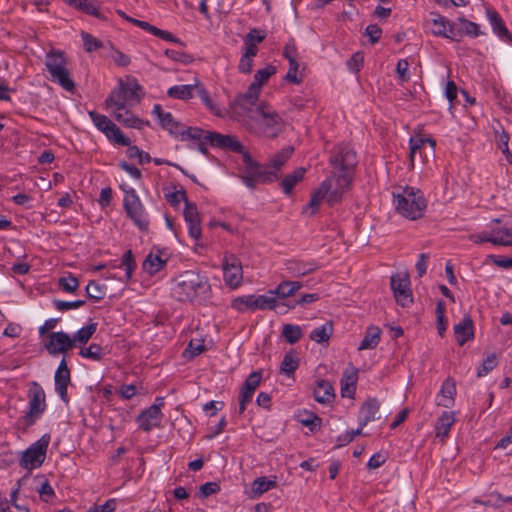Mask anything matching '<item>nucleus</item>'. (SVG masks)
Returning a JSON list of instances; mask_svg holds the SVG:
<instances>
[{"mask_svg": "<svg viewBox=\"0 0 512 512\" xmlns=\"http://www.w3.org/2000/svg\"><path fill=\"white\" fill-rule=\"evenodd\" d=\"M364 63V56L361 52L354 53L349 60H347L346 65L350 72L358 73Z\"/></svg>", "mask_w": 512, "mask_h": 512, "instance_id": "nucleus-56", "label": "nucleus"}, {"mask_svg": "<svg viewBox=\"0 0 512 512\" xmlns=\"http://www.w3.org/2000/svg\"><path fill=\"white\" fill-rule=\"evenodd\" d=\"M498 364V359L495 354L488 355L482 362L481 366L477 371V377L481 378L486 376L492 371Z\"/></svg>", "mask_w": 512, "mask_h": 512, "instance_id": "nucleus-51", "label": "nucleus"}, {"mask_svg": "<svg viewBox=\"0 0 512 512\" xmlns=\"http://www.w3.org/2000/svg\"><path fill=\"white\" fill-rule=\"evenodd\" d=\"M59 322L58 318H49L44 321L43 325H41L38 329L39 336L41 340H43L47 334L50 332H53L52 330L55 329Z\"/></svg>", "mask_w": 512, "mask_h": 512, "instance_id": "nucleus-62", "label": "nucleus"}, {"mask_svg": "<svg viewBox=\"0 0 512 512\" xmlns=\"http://www.w3.org/2000/svg\"><path fill=\"white\" fill-rule=\"evenodd\" d=\"M282 336L288 343L294 344L300 340L302 330L298 325L285 324L283 325Z\"/></svg>", "mask_w": 512, "mask_h": 512, "instance_id": "nucleus-47", "label": "nucleus"}, {"mask_svg": "<svg viewBox=\"0 0 512 512\" xmlns=\"http://www.w3.org/2000/svg\"><path fill=\"white\" fill-rule=\"evenodd\" d=\"M358 381V369L351 364L345 368L340 379V393L343 398L354 399Z\"/></svg>", "mask_w": 512, "mask_h": 512, "instance_id": "nucleus-23", "label": "nucleus"}, {"mask_svg": "<svg viewBox=\"0 0 512 512\" xmlns=\"http://www.w3.org/2000/svg\"><path fill=\"white\" fill-rule=\"evenodd\" d=\"M493 244L500 246H512V223L496 221L492 226Z\"/></svg>", "mask_w": 512, "mask_h": 512, "instance_id": "nucleus-29", "label": "nucleus"}, {"mask_svg": "<svg viewBox=\"0 0 512 512\" xmlns=\"http://www.w3.org/2000/svg\"><path fill=\"white\" fill-rule=\"evenodd\" d=\"M123 17L131 22L132 24H134L135 26L143 29L144 31L162 39V40H165L167 42H172V43H181V41L175 37L172 33L168 32V31H165V30H162V29H159L153 25H151L150 23L146 22V21H142V20H138V19H135V18H132V17H128L126 16L125 14H123Z\"/></svg>", "mask_w": 512, "mask_h": 512, "instance_id": "nucleus-28", "label": "nucleus"}, {"mask_svg": "<svg viewBox=\"0 0 512 512\" xmlns=\"http://www.w3.org/2000/svg\"><path fill=\"white\" fill-rule=\"evenodd\" d=\"M167 261V253L161 250L151 251L146 256L142 268L150 276H155L165 268Z\"/></svg>", "mask_w": 512, "mask_h": 512, "instance_id": "nucleus-24", "label": "nucleus"}, {"mask_svg": "<svg viewBox=\"0 0 512 512\" xmlns=\"http://www.w3.org/2000/svg\"><path fill=\"white\" fill-rule=\"evenodd\" d=\"M409 145H410V157H411V160L414 161L417 153L420 155V157H422L423 154L426 155L427 148H429L430 152L432 154H434L436 142L431 138H423V137L417 136V137L410 138Z\"/></svg>", "mask_w": 512, "mask_h": 512, "instance_id": "nucleus-31", "label": "nucleus"}, {"mask_svg": "<svg viewBox=\"0 0 512 512\" xmlns=\"http://www.w3.org/2000/svg\"><path fill=\"white\" fill-rule=\"evenodd\" d=\"M220 491V485L217 482H207L199 487L198 496L205 499Z\"/></svg>", "mask_w": 512, "mask_h": 512, "instance_id": "nucleus-58", "label": "nucleus"}, {"mask_svg": "<svg viewBox=\"0 0 512 512\" xmlns=\"http://www.w3.org/2000/svg\"><path fill=\"white\" fill-rule=\"evenodd\" d=\"M49 443L50 436L48 434H44L38 441L33 443L22 453L20 466L28 470L40 467L46 458Z\"/></svg>", "mask_w": 512, "mask_h": 512, "instance_id": "nucleus-13", "label": "nucleus"}, {"mask_svg": "<svg viewBox=\"0 0 512 512\" xmlns=\"http://www.w3.org/2000/svg\"><path fill=\"white\" fill-rule=\"evenodd\" d=\"M121 267L125 270L124 279L125 281H128L133 274L134 268H135V262L133 260V255L130 250L126 251L123 254L122 260H121Z\"/></svg>", "mask_w": 512, "mask_h": 512, "instance_id": "nucleus-52", "label": "nucleus"}, {"mask_svg": "<svg viewBox=\"0 0 512 512\" xmlns=\"http://www.w3.org/2000/svg\"><path fill=\"white\" fill-rule=\"evenodd\" d=\"M276 73V68L273 65H267L263 69H259L255 75L253 82L262 87L268 79Z\"/></svg>", "mask_w": 512, "mask_h": 512, "instance_id": "nucleus-49", "label": "nucleus"}, {"mask_svg": "<svg viewBox=\"0 0 512 512\" xmlns=\"http://www.w3.org/2000/svg\"><path fill=\"white\" fill-rule=\"evenodd\" d=\"M79 285V280L71 273H67L58 280L59 288L66 293H74Z\"/></svg>", "mask_w": 512, "mask_h": 512, "instance_id": "nucleus-45", "label": "nucleus"}, {"mask_svg": "<svg viewBox=\"0 0 512 512\" xmlns=\"http://www.w3.org/2000/svg\"><path fill=\"white\" fill-rule=\"evenodd\" d=\"M67 5L78 9L86 14L100 17V11L94 2L90 0H63Z\"/></svg>", "mask_w": 512, "mask_h": 512, "instance_id": "nucleus-42", "label": "nucleus"}, {"mask_svg": "<svg viewBox=\"0 0 512 512\" xmlns=\"http://www.w3.org/2000/svg\"><path fill=\"white\" fill-rule=\"evenodd\" d=\"M197 85L182 84L174 85L167 91V95L174 99L188 100L193 97Z\"/></svg>", "mask_w": 512, "mask_h": 512, "instance_id": "nucleus-40", "label": "nucleus"}, {"mask_svg": "<svg viewBox=\"0 0 512 512\" xmlns=\"http://www.w3.org/2000/svg\"><path fill=\"white\" fill-rule=\"evenodd\" d=\"M265 37L266 34L264 31L253 28L249 31L248 34L244 36L243 43H253L254 45L258 46V44L264 41Z\"/></svg>", "mask_w": 512, "mask_h": 512, "instance_id": "nucleus-57", "label": "nucleus"}, {"mask_svg": "<svg viewBox=\"0 0 512 512\" xmlns=\"http://www.w3.org/2000/svg\"><path fill=\"white\" fill-rule=\"evenodd\" d=\"M45 65L53 82L58 83L67 91H72L74 89L75 85L66 67V58L62 52H49L46 55Z\"/></svg>", "mask_w": 512, "mask_h": 512, "instance_id": "nucleus-9", "label": "nucleus"}, {"mask_svg": "<svg viewBox=\"0 0 512 512\" xmlns=\"http://www.w3.org/2000/svg\"><path fill=\"white\" fill-rule=\"evenodd\" d=\"M352 180L353 176L351 173L334 172L323 180L318 188L313 190L311 199L303 212L313 215L319 210L323 201H326L330 206L340 202L349 190Z\"/></svg>", "mask_w": 512, "mask_h": 512, "instance_id": "nucleus-3", "label": "nucleus"}, {"mask_svg": "<svg viewBox=\"0 0 512 512\" xmlns=\"http://www.w3.org/2000/svg\"><path fill=\"white\" fill-rule=\"evenodd\" d=\"M70 383V370L63 358L55 372V390L64 402H68L67 387Z\"/></svg>", "mask_w": 512, "mask_h": 512, "instance_id": "nucleus-26", "label": "nucleus"}, {"mask_svg": "<svg viewBox=\"0 0 512 512\" xmlns=\"http://www.w3.org/2000/svg\"><path fill=\"white\" fill-rule=\"evenodd\" d=\"M86 293L89 298L101 300L105 296L103 287L95 281H90L86 286Z\"/></svg>", "mask_w": 512, "mask_h": 512, "instance_id": "nucleus-53", "label": "nucleus"}, {"mask_svg": "<svg viewBox=\"0 0 512 512\" xmlns=\"http://www.w3.org/2000/svg\"><path fill=\"white\" fill-rule=\"evenodd\" d=\"M333 333V324L331 321H326L322 325L315 327L310 332V339L316 343H327Z\"/></svg>", "mask_w": 512, "mask_h": 512, "instance_id": "nucleus-39", "label": "nucleus"}, {"mask_svg": "<svg viewBox=\"0 0 512 512\" xmlns=\"http://www.w3.org/2000/svg\"><path fill=\"white\" fill-rule=\"evenodd\" d=\"M390 284L397 303L402 307H409L413 303V296L408 274L397 273L392 275Z\"/></svg>", "mask_w": 512, "mask_h": 512, "instance_id": "nucleus-15", "label": "nucleus"}, {"mask_svg": "<svg viewBox=\"0 0 512 512\" xmlns=\"http://www.w3.org/2000/svg\"><path fill=\"white\" fill-rule=\"evenodd\" d=\"M183 215L188 226L189 235L193 239L199 240L201 237V226L197 206L189 201H186Z\"/></svg>", "mask_w": 512, "mask_h": 512, "instance_id": "nucleus-25", "label": "nucleus"}, {"mask_svg": "<svg viewBox=\"0 0 512 512\" xmlns=\"http://www.w3.org/2000/svg\"><path fill=\"white\" fill-rule=\"evenodd\" d=\"M251 117L257 122L259 132L269 138L276 137L283 128L279 114L268 104L260 103L251 111Z\"/></svg>", "mask_w": 512, "mask_h": 512, "instance_id": "nucleus-8", "label": "nucleus"}, {"mask_svg": "<svg viewBox=\"0 0 512 512\" xmlns=\"http://www.w3.org/2000/svg\"><path fill=\"white\" fill-rule=\"evenodd\" d=\"M455 422L454 413L451 411H444L437 419L435 430L436 436L442 439L448 437L450 429Z\"/></svg>", "mask_w": 512, "mask_h": 512, "instance_id": "nucleus-37", "label": "nucleus"}, {"mask_svg": "<svg viewBox=\"0 0 512 512\" xmlns=\"http://www.w3.org/2000/svg\"><path fill=\"white\" fill-rule=\"evenodd\" d=\"M298 421L311 432H315L321 428L322 419L313 412L304 410L297 415Z\"/></svg>", "mask_w": 512, "mask_h": 512, "instance_id": "nucleus-41", "label": "nucleus"}, {"mask_svg": "<svg viewBox=\"0 0 512 512\" xmlns=\"http://www.w3.org/2000/svg\"><path fill=\"white\" fill-rule=\"evenodd\" d=\"M97 330V323L89 322L88 324L81 327L71 336V342L73 349H80L82 351L83 347L88 343L91 337Z\"/></svg>", "mask_w": 512, "mask_h": 512, "instance_id": "nucleus-30", "label": "nucleus"}, {"mask_svg": "<svg viewBox=\"0 0 512 512\" xmlns=\"http://www.w3.org/2000/svg\"><path fill=\"white\" fill-rule=\"evenodd\" d=\"M162 417L163 413L158 411V407L150 406L137 416L136 421L141 430L149 432L154 428L160 427Z\"/></svg>", "mask_w": 512, "mask_h": 512, "instance_id": "nucleus-22", "label": "nucleus"}, {"mask_svg": "<svg viewBox=\"0 0 512 512\" xmlns=\"http://www.w3.org/2000/svg\"><path fill=\"white\" fill-rule=\"evenodd\" d=\"M330 165L337 173H351L357 164V156L349 144H339L333 148L329 158Z\"/></svg>", "mask_w": 512, "mask_h": 512, "instance_id": "nucleus-11", "label": "nucleus"}, {"mask_svg": "<svg viewBox=\"0 0 512 512\" xmlns=\"http://www.w3.org/2000/svg\"><path fill=\"white\" fill-rule=\"evenodd\" d=\"M456 395V383L454 379L448 377L442 383L439 396L440 399L437 401V405L445 408H449L454 404Z\"/></svg>", "mask_w": 512, "mask_h": 512, "instance_id": "nucleus-32", "label": "nucleus"}, {"mask_svg": "<svg viewBox=\"0 0 512 512\" xmlns=\"http://www.w3.org/2000/svg\"><path fill=\"white\" fill-rule=\"evenodd\" d=\"M509 135L506 132H502L499 135L498 147L505 156L506 161L512 165V152L509 150Z\"/></svg>", "mask_w": 512, "mask_h": 512, "instance_id": "nucleus-55", "label": "nucleus"}, {"mask_svg": "<svg viewBox=\"0 0 512 512\" xmlns=\"http://www.w3.org/2000/svg\"><path fill=\"white\" fill-rule=\"evenodd\" d=\"M262 378L261 372H252L245 380L239 396V413L242 414L246 409V404L252 401L254 392L259 386Z\"/></svg>", "mask_w": 512, "mask_h": 512, "instance_id": "nucleus-21", "label": "nucleus"}, {"mask_svg": "<svg viewBox=\"0 0 512 512\" xmlns=\"http://www.w3.org/2000/svg\"><path fill=\"white\" fill-rule=\"evenodd\" d=\"M253 61L254 58L242 54L238 63L239 72L243 74H249L253 68Z\"/></svg>", "mask_w": 512, "mask_h": 512, "instance_id": "nucleus-64", "label": "nucleus"}, {"mask_svg": "<svg viewBox=\"0 0 512 512\" xmlns=\"http://www.w3.org/2000/svg\"><path fill=\"white\" fill-rule=\"evenodd\" d=\"M277 483L275 480H269L266 477H258L252 483V494L253 497L261 496L263 493L276 487Z\"/></svg>", "mask_w": 512, "mask_h": 512, "instance_id": "nucleus-44", "label": "nucleus"}, {"mask_svg": "<svg viewBox=\"0 0 512 512\" xmlns=\"http://www.w3.org/2000/svg\"><path fill=\"white\" fill-rule=\"evenodd\" d=\"M293 151L291 146L284 147L273 156L268 164H260L252 158L250 153H245L244 165L239 167L237 177L250 191L255 190L260 184L273 183L279 179V172Z\"/></svg>", "mask_w": 512, "mask_h": 512, "instance_id": "nucleus-2", "label": "nucleus"}, {"mask_svg": "<svg viewBox=\"0 0 512 512\" xmlns=\"http://www.w3.org/2000/svg\"><path fill=\"white\" fill-rule=\"evenodd\" d=\"M88 115L94 126L99 131H101L110 141L121 146H128L131 144V140L126 137L117 127V125L106 115L99 114L93 110L89 111Z\"/></svg>", "mask_w": 512, "mask_h": 512, "instance_id": "nucleus-12", "label": "nucleus"}, {"mask_svg": "<svg viewBox=\"0 0 512 512\" xmlns=\"http://www.w3.org/2000/svg\"><path fill=\"white\" fill-rule=\"evenodd\" d=\"M277 300H273L272 293L263 295L249 294L236 297L232 300L231 307L238 312L274 309Z\"/></svg>", "mask_w": 512, "mask_h": 512, "instance_id": "nucleus-10", "label": "nucleus"}, {"mask_svg": "<svg viewBox=\"0 0 512 512\" xmlns=\"http://www.w3.org/2000/svg\"><path fill=\"white\" fill-rule=\"evenodd\" d=\"M142 88L135 79L120 80L105 101L107 111L122 125L141 130L149 125L130 112L141 101Z\"/></svg>", "mask_w": 512, "mask_h": 512, "instance_id": "nucleus-1", "label": "nucleus"}, {"mask_svg": "<svg viewBox=\"0 0 512 512\" xmlns=\"http://www.w3.org/2000/svg\"><path fill=\"white\" fill-rule=\"evenodd\" d=\"M381 331L376 326H371L367 329L366 335L359 345L360 350L375 349L380 341Z\"/></svg>", "mask_w": 512, "mask_h": 512, "instance_id": "nucleus-43", "label": "nucleus"}, {"mask_svg": "<svg viewBox=\"0 0 512 512\" xmlns=\"http://www.w3.org/2000/svg\"><path fill=\"white\" fill-rule=\"evenodd\" d=\"M393 204L396 211L410 220L421 218L426 209L423 193L414 187H397L392 192Z\"/></svg>", "mask_w": 512, "mask_h": 512, "instance_id": "nucleus-5", "label": "nucleus"}, {"mask_svg": "<svg viewBox=\"0 0 512 512\" xmlns=\"http://www.w3.org/2000/svg\"><path fill=\"white\" fill-rule=\"evenodd\" d=\"M223 277L230 288H237L243 279L241 261L233 254L225 255L222 262Z\"/></svg>", "mask_w": 512, "mask_h": 512, "instance_id": "nucleus-16", "label": "nucleus"}, {"mask_svg": "<svg viewBox=\"0 0 512 512\" xmlns=\"http://www.w3.org/2000/svg\"><path fill=\"white\" fill-rule=\"evenodd\" d=\"M430 30L434 36L449 40H458L460 31H456L454 23L438 13H431Z\"/></svg>", "mask_w": 512, "mask_h": 512, "instance_id": "nucleus-17", "label": "nucleus"}, {"mask_svg": "<svg viewBox=\"0 0 512 512\" xmlns=\"http://www.w3.org/2000/svg\"><path fill=\"white\" fill-rule=\"evenodd\" d=\"M301 288L302 283L299 281H282L275 289L269 290L268 292L272 293L273 300H276L277 297L285 299L294 295Z\"/></svg>", "mask_w": 512, "mask_h": 512, "instance_id": "nucleus-35", "label": "nucleus"}, {"mask_svg": "<svg viewBox=\"0 0 512 512\" xmlns=\"http://www.w3.org/2000/svg\"><path fill=\"white\" fill-rule=\"evenodd\" d=\"M313 394L315 401L320 404H329L335 398L333 386L326 380L317 381Z\"/></svg>", "mask_w": 512, "mask_h": 512, "instance_id": "nucleus-33", "label": "nucleus"}, {"mask_svg": "<svg viewBox=\"0 0 512 512\" xmlns=\"http://www.w3.org/2000/svg\"><path fill=\"white\" fill-rule=\"evenodd\" d=\"M486 19L491 26L493 34L502 42L512 45V34L507 29L500 14L493 8H486Z\"/></svg>", "mask_w": 512, "mask_h": 512, "instance_id": "nucleus-18", "label": "nucleus"}, {"mask_svg": "<svg viewBox=\"0 0 512 512\" xmlns=\"http://www.w3.org/2000/svg\"><path fill=\"white\" fill-rule=\"evenodd\" d=\"M458 21L462 25L463 33L469 37L475 38V37L485 34L484 32H482L480 30V26L475 22L467 20L464 17H459Z\"/></svg>", "mask_w": 512, "mask_h": 512, "instance_id": "nucleus-48", "label": "nucleus"}, {"mask_svg": "<svg viewBox=\"0 0 512 512\" xmlns=\"http://www.w3.org/2000/svg\"><path fill=\"white\" fill-rule=\"evenodd\" d=\"M210 291L207 277L193 270L184 271L175 277L171 287L172 296L180 302L205 301Z\"/></svg>", "mask_w": 512, "mask_h": 512, "instance_id": "nucleus-4", "label": "nucleus"}, {"mask_svg": "<svg viewBox=\"0 0 512 512\" xmlns=\"http://www.w3.org/2000/svg\"><path fill=\"white\" fill-rule=\"evenodd\" d=\"M127 155L129 158H137L140 164L149 163L151 161L149 154L140 150L137 146L128 145Z\"/></svg>", "mask_w": 512, "mask_h": 512, "instance_id": "nucleus-59", "label": "nucleus"}, {"mask_svg": "<svg viewBox=\"0 0 512 512\" xmlns=\"http://www.w3.org/2000/svg\"><path fill=\"white\" fill-rule=\"evenodd\" d=\"M184 135H187L189 139H203L205 142H209V145L214 148L239 153L242 155L243 162L244 154L249 153L245 150L242 143L232 135H224L218 132L207 131L197 127H189Z\"/></svg>", "mask_w": 512, "mask_h": 512, "instance_id": "nucleus-6", "label": "nucleus"}, {"mask_svg": "<svg viewBox=\"0 0 512 512\" xmlns=\"http://www.w3.org/2000/svg\"><path fill=\"white\" fill-rule=\"evenodd\" d=\"M445 305L443 302H438L436 306L437 329L439 334H443L446 330L447 324L444 319Z\"/></svg>", "mask_w": 512, "mask_h": 512, "instance_id": "nucleus-61", "label": "nucleus"}, {"mask_svg": "<svg viewBox=\"0 0 512 512\" xmlns=\"http://www.w3.org/2000/svg\"><path fill=\"white\" fill-rule=\"evenodd\" d=\"M363 428L364 427H361L359 425V427L357 429L351 430V431H347L345 434L340 435L338 437V442L339 443H338L337 447H342L344 445H347V444L351 443L356 436L362 435L363 434L362 433Z\"/></svg>", "mask_w": 512, "mask_h": 512, "instance_id": "nucleus-60", "label": "nucleus"}, {"mask_svg": "<svg viewBox=\"0 0 512 512\" xmlns=\"http://www.w3.org/2000/svg\"><path fill=\"white\" fill-rule=\"evenodd\" d=\"M298 367L299 359L294 354H285L280 365V373L292 376Z\"/></svg>", "mask_w": 512, "mask_h": 512, "instance_id": "nucleus-46", "label": "nucleus"}, {"mask_svg": "<svg viewBox=\"0 0 512 512\" xmlns=\"http://www.w3.org/2000/svg\"><path fill=\"white\" fill-rule=\"evenodd\" d=\"M456 341L463 345L474 336L473 322L470 317H463L461 321L454 326Z\"/></svg>", "mask_w": 512, "mask_h": 512, "instance_id": "nucleus-34", "label": "nucleus"}, {"mask_svg": "<svg viewBox=\"0 0 512 512\" xmlns=\"http://www.w3.org/2000/svg\"><path fill=\"white\" fill-rule=\"evenodd\" d=\"M29 409L24 416L26 426H31L35 423L46 410V396L43 388L37 383L33 382L28 390Z\"/></svg>", "mask_w": 512, "mask_h": 512, "instance_id": "nucleus-14", "label": "nucleus"}, {"mask_svg": "<svg viewBox=\"0 0 512 512\" xmlns=\"http://www.w3.org/2000/svg\"><path fill=\"white\" fill-rule=\"evenodd\" d=\"M261 88L262 87L257 86L254 82H252L248 87V90L243 94V100L247 101L250 104H254V102L257 100L259 96Z\"/></svg>", "mask_w": 512, "mask_h": 512, "instance_id": "nucleus-63", "label": "nucleus"}, {"mask_svg": "<svg viewBox=\"0 0 512 512\" xmlns=\"http://www.w3.org/2000/svg\"><path fill=\"white\" fill-rule=\"evenodd\" d=\"M48 352H68L73 349L71 335L66 332H50L42 340Z\"/></svg>", "mask_w": 512, "mask_h": 512, "instance_id": "nucleus-20", "label": "nucleus"}, {"mask_svg": "<svg viewBox=\"0 0 512 512\" xmlns=\"http://www.w3.org/2000/svg\"><path fill=\"white\" fill-rule=\"evenodd\" d=\"M306 173V169L303 167H299L296 170H294L292 173L287 174L283 180L281 181L280 185L282 187L283 192L286 195L291 194L293 188L304 178V175Z\"/></svg>", "mask_w": 512, "mask_h": 512, "instance_id": "nucleus-38", "label": "nucleus"}, {"mask_svg": "<svg viewBox=\"0 0 512 512\" xmlns=\"http://www.w3.org/2000/svg\"><path fill=\"white\" fill-rule=\"evenodd\" d=\"M380 409V402L377 398H368L366 399L360 409L358 414V422L361 427H365L369 422L376 420V415Z\"/></svg>", "mask_w": 512, "mask_h": 512, "instance_id": "nucleus-27", "label": "nucleus"}, {"mask_svg": "<svg viewBox=\"0 0 512 512\" xmlns=\"http://www.w3.org/2000/svg\"><path fill=\"white\" fill-rule=\"evenodd\" d=\"M81 38L83 41V46H84L85 51H87L89 53L96 51L97 49H99L102 46V43L89 33L82 32Z\"/></svg>", "mask_w": 512, "mask_h": 512, "instance_id": "nucleus-54", "label": "nucleus"}, {"mask_svg": "<svg viewBox=\"0 0 512 512\" xmlns=\"http://www.w3.org/2000/svg\"><path fill=\"white\" fill-rule=\"evenodd\" d=\"M53 306L56 310L60 312H65L69 310H75L82 307L85 304L84 300H75V301H64L59 299L53 300Z\"/></svg>", "mask_w": 512, "mask_h": 512, "instance_id": "nucleus-50", "label": "nucleus"}, {"mask_svg": "<svg viewBox=\"0 0 512 512\" xmlns=\"http://www.w3.org/2000/svg\"><path fill=\"white\" fill-rule=\"evenodd\" d=\"M121 189L124 193L123 207L127 216L132 220L134 225L139 230H148L150 224L149 214L146 211L136 190L126 185H122Z\"/></svg>", "mask_w": 512, "mask_h": 512, "instance_id": "nucleus-7", "label": "nucleus"}, {"mask_svg": "<svg viewBox=\"0 0 512 512\" xmlns=\"http://www.w3.org/2000/svg\"><path fill=\"white\" fill-rule=\"evenodd\" d=\"M152 114L157 118L160 126L167 130L172 135H181L182 139H189L184 135L186 130L181 129V125L174 119L170 112L162 109L160 104H155L152 109Z\"/></svg>", "mask_w": 512, "mask_h": 512, "instance_id": "nucleus-19", "label": "nucleus"}, {"mask_svg": "<svg viewBox=\"0 0 512 512\" xmlns=\"http://www.w3.org/2000/svg\"><path fill=\"white\" fill-rule=\"evenodd\" d=\"M317 265L314 262L302 260H289L286 262V269L293 277H300L315 271Z\"/></svg>", "mask_w": 512, "mask_h": 512, "instance_id": "nucleus-36", "label": "nucleus"}]
</instances>
